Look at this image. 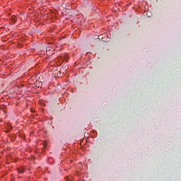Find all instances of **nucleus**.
<instances>
[{"label":"nucleus","instance_id":"nucleus-1","mask_svg":"<svg viewBox=\"0 0 181 181\" xmlns=\"http://www.w3.org/2000/svg\"><path fill=\"white\" fill-rule=\"evenodd\" d=\"M18 173H23L24 172H25V169H23V168H18Z\"/></svg>","mask_w":181,"mask_h":181}]
</instances>
